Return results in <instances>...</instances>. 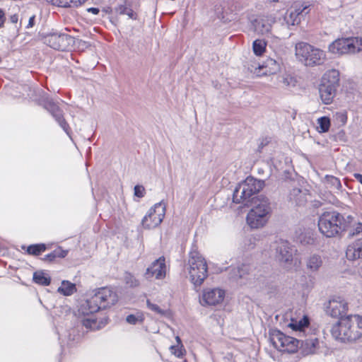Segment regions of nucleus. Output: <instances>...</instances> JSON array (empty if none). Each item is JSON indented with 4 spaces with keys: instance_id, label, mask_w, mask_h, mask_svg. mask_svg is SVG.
Here are the masks:
<instances>
[{
    "instance_id": "nucleus-1",
    "label": "nucleus",
    "mask_w": 362,
    "mask_h": 362,
    "mask_svg": "<svg viewBox=\"0 0 362 362\" xmlns=\"http://www.w3.org/2000/svg\"><path fill=\"white\" fill-rule=\"evenodd\" d=\"M117 301V296L112 290L106 287L99 288L79 307V315L83 317L81 320L82 325L90 330L99 329L105 326L107 322H98L93 314L100 309H105L114 305Z\"/></svg>"
},
{
    "instance_id": "nucleus-2",
    "label": "nucleus",
    "mask_w": 362,
    "mask_h": 362,
    "mask_svg": "<svg viewBox=\"0 0 362 362\" xmlns=\"http://www.w3.org/2000/svg\"><path fill=\"white\" fill-rule=\"evenodd\" d=\"M333 338L343 343L355 342L362 337V317L349 315L341 317L331 329Z\"/></svg>"
},
{
    "instance_id": "nucleus-3",
    "label": "nucleus",
    "mask_w": 362,
    "mask_h": 362,
    "mask_svg": "<svg viewBox=\"0 0 362 362\" xmlns=\"http://www.w3.org/2000/svg\"><path fill=\"white\" fill-rule=\"evenodd\" d=\"M353 222V216H344L336 211L323 213L318 221V228L322 234L327 238L335 237L348 230Z\"/></svg>"
},
{
    "instance_id": "nucleus-4",
    "label": "nucleus",
    "mask_w": 362,
    "mask_h": 362,
    "mask_svg": "<svg viewBox=\"0 0 362 362\" xmlns=\"http://www.w3.org/2000/svg\"><path fill=\"white\" fill-rule=\"evenodd\" d=\"M264 186V181L252 177H247L235 189L233 195V202L249 206L252 203V196L258 193Z\"/></svg>"
},
{
    "instance_id": "nucleus-5",
    "label": "nucleus",
    "mask_w": 362,
    "mask_h": 362,
    "mask_svg": "<svg viewBox=\"0 0 362 362\" xmlns=\"http://www.w3.org/2000/svg\"><path fill=\"white\" fill-rule=\"evenodd\" d=\"M187 269L190 280L195 286H201L208 276L206 262L195 249L189 252Z\"/></svg>"
},
{
    "instance_id": "nucleus-6",
    "label": "nucleus",
    "mask_w": 362,
    "mask_h": 362,
    "mask_svg": "<svg viewBox=\"0 0 362 362\" xmlns=\"http://www.w3.org/2000/svg\"><path fill=\"white\" fill-rule=\"evenodd\" d=\"M309 319L304 316L300 320H291L288 327L297 333L300 341V347L305 354H314L319 344V340L316 337H310L303 339L306 335V331L308 329Z\"/></svg>"
},
{
    "instance_id": "nucleus-7",
    "label": "nucleus",
    "mask_w": 362,
    "mask_h": 362,
    "mask_svg": "<svg viewBox=\"0 0 362 362\" xmlns=\"http://www.w3.org/2000/svg\"><path fill=\"white\" fill-rule=\"evenodd\" d=\"M297 58L306 66L320 65L326 59L325 52L305 42L296 45Z\"/></svg>"
},
{
    "instance_id": "nucleus-8",
    "label": "nucleus",
    "mask_w": 362,
    "mask_h": 362,
    "mask_svg": "<svg viewBox=\"0 0 362 362\" xmlns=\"http://www.w3.org/2000/svg\"><path fill=\"white\" fill-rule=\"evenodd\" d=\"M329 52L334 54H345L362 50L361 37L337 39L329 45Z\"/></svg>"
},
{
    "instance_id": "nucleus-9",
    "label": "nucleus",
    "mask_w": 362,
    "mask_h": 362,
    "mask_svg": "<svg viewBox=\"0 0 362 362\" xmlns=\"http://www.w3.org/2000/svg\"><path fill=\"white\" fill-rule=\"evenodd\" d=\"M43 42L54 49L67 51L73 47L74 39L66 33L53 32L43 37Z\"/></svg>"
},
{
    "instance_id": "nucleus-10",
    "label": "nucleus",
    "mask_w": 362,
    "mask_h": 362,
    "mask_svg": "<svg viewBox=\"0 0 362 362\" xmlns=\"http://www.w3.org/2000/svg\"><path fill=\"white\" fill-rule=\"evenodd\" d=\"M270 341L273 346L280 351L293 353L300 345L298 339L285 335L279 330H274L270 334Z\"/></svg>"
},
{
    "instance_id": "nucleus-11",
    "label": "nucleus",
    "mask_w": 362,
    "mask_h": 362,
    "mask_svg": "<svg viewBox=\"0 0 362 362\" xmlns=\"http://www.w3.org/2000/svg\"><path fill=\"white\" fill-rule=\"evenodd\" d=\"M165 214V204L163 202L156 204L141 221L144 228L150 230L156 228L163 221Z\"/></svg>"
},
{
    "instance_id": "nucleus-12",
    "label": "nucleus",
    "mask_w": 362,
    "mask_h": 362,
    "mask_svg": "<svg viewBox=\"0 0 362 362\" xmlns=\"http://www.w3.org/2000/svg\"><path fill=\"white\" fill-rule=\"evenodd\" d=\"M41 105L52 115L66 134L69 135V126L64 119L63 111L58 105L47 95H44L42 98Z\"/></svg>"
},
{
    "instance_id": "nucleus-13",
    "label": "nucleus",
    "mask_w": 362,
    "mask_h": 362,
    "mask_svg": "<svg viewBox=\"0 0 362 362\" xmlns=\"http://www.w3.org/2000/svg\"><path fill=\"white\" fill-rule=\"evenodd\" d=\"M296 252V250L286 240H280L276 243V259L286 268L291 267Z\"/></svg>"
},
{
    "instance_id": "nucleus-14",
    "label": "nucleus",
    "mask_w": 362,
    "mask_h": 362,
    "mask_svg": "<svg viewBox=\"0 0 362 362\" xmlns=\"http://www.w3.org/2000/svg\"><path fill=\"white\" fill-rule=\"evenodd\" d=\"M166 265L164 257H160L152 262L150 267L146 269L144 277L151 279L155 277L156 279H162L165 276Z\"/></svg>"
},
{
    "instance_id": "nucleus-15",
    "label": "nucleus",
    "mask_w": 362,
    "mask_h": 362,
    "mask_svg": "<svg viewBox=\"0 0 362 362\" xmlns=\"http://www.w3.org/2000/svg\"><path fill=\"white\" fill-rule=\"evenodd\" d=\"M327 313L333 317H344L348 310V304L341 297H337L329 300Z\"/></svg>"
},
{
    "instance_id": "nucleus-16",
    "label": "nucleus",
    "mask_w": 362,
    "mask_h": 362,
    "mask_svg": "<svg viewBox=\"0 0 362 362\" xmlns=\"http://www.w3.org/2000/svg\"><path fill=\"white\" fill-rule=\"evenodd\" d=\"M252 208L250 211H255L256 214H262V216L269 217L272 212L271 203L269 199L263 195L254 197L250 204Z\"/></svg>"
},
{
    "instance_id": "nucleus-17",
    "label": "nucleus",
    "mask_w": 362,
    "mask_h": 362,
    "mask_svg": "<svg viewBox=\"0 0 362 362\" xmlns=\"http://www.w3.org/2000/svg\"><path fill=\"white\" fill-rule=\"evenodd\" d=\"M225 291L220 288L206 290L203 293V301L208 305H215L223 302Z\"/></svg>"
},
{
    "instance_id": "nucleus-18",
    "label": "nucleus",
    "mask_w": 362,
    "mask_h": 362,
    "mask_svg": "<svg viewBox=\"0 0 362 362\" xmlns=\"http://www.w3.org/2000/svg\"><path fill=\"white\" fill-rule=\"evenodd\" d=\"M259 75L275 74L280 70V63L272 58H269L262 65L259 66Z\"/></svg>"
},
{
    "instance_id": "nucleus-19",
    "label": "nucleus",
    "mask_w": 362,
    "mask_h": 362,
    "mask_svg": "<svg viewBox=\"0 0 362 362\" xmlns=\"http://www.w3.org/2000/svg\"><path fill=\"white\" fill-rule=\"evenodd\" d=\"M346 256L349 260L362 258V238L356 240L347 247Z\"/></svg>"
},
{
    "instance_id": "nucleus-20",
    "label": "nucleus",
    "mask_w": 362,
    "mask_h": 362,
    "mask_svg": "<svg viewBox=\"0 0 362 362\" xmlns=\"http://www.w3.org/2000/svg\"><path fill=\"white\" fill-rule=\"evenodd\" d=\"M339 81V73L336 69L327 71L322 78L321 85L337 88Z\"/></svg>"
},
{
    "instance_id": "nucleus-21",
    "label": "nucleus",
    "mask_w": 362,
    "mask_h": 362,
    "mask_svg": "<svg viewBox=\"0 0 362 362\" xmlns=\"http://www.w3.org/2000/svg\"><path fill=\"white\" fill-rule=\"evenodd\" d=\"M268 219L269 217L262 216V214H257L255 211H249L247 216V223L253 228L262 227L267 223Z\"/></svg>"
},
{
    "instance_id": "nucleus-22",
    "label": "nucleus",
    "mask_w": 362,
    "mask_h": 362,
    "mask_svg": "<svg viewBox=\"0 0 362 362\" xmlns=\"http://www.w3.org/2000/svg\"><path fill=\"white\" fill-rule=\"evenodd\" d=\"M336 90L335 88L320 84L319 91L322 102L326 105L332 103Z\"/></svg>"
},
{
    "instance_id": "nucleus-23",
    "label": "nucleus",
    "mask_w": 362,
    "mask_h": 362,
    "mask_svg": "<svg viewBox=\"0 0 362 362\" xmlns=\"http://www.w3.org/2000/svg\"><path fill=\"white\" fill-rule=\"evenodd\" d=\"M305 264L309 272H317L322 265V257L317 255H313L306 259Z\"/></svg>"
},
{
    "instance_id": "nucleus-24",
    "label": "nucleus",
    "mask_w": 362,
    "mask_h": 362,
    "mask_svg": "<svg viewBox=\"0 0 362 362\" xmlns=\"http://www.w3.org/2000/svg\"><path fill=\"white\" fill-rule=\"evenodd\" d=\"M289 200L296 205L301 206L306 202V194L299 188H293L289 194Z\"/></svg>"
},
{
    "instance_id": "nucleus-25",
    "label": "nucleus",
    "mask_w": 362,
    "mask_h": 362,
    "mask_svg": "<svg viewBox=\"0 0 362 362\" xmlns=\"http://www.w3.org/2000/svg\"><path fill=\"white\" fill-rule=\"evenodd\" d=\"M130 6V3L124 0L123 4L118 5L115 8V11L120 15H127L129 18L136 19V14L131 8Z\"/></svg>"
},
{
    "instance_id": "nucleus-26",
    "label": "nucleus",
    "mask_w": 362,
    "mask_h": 362,
    "mask_svg": "<svg viewBox=\"0 0 362 362\" xmlns=\"http://www.w3.org/2000/svg\"><path fill=\"white\" fill-rule=\"evenodd\" d=\"M88 0H47L53 5L61 7H78L84 4Z\"/></svg>"
},
{
    "instance_id": "nucleus-27",
    "label": "nucleus",
    "mask_w": 362,
    "mask_h": 362,
    "mask_svg": "<svg viewBox=\"0 0 362 362\" xmlns=\"http://www.w3.org/2000/svg\"><path fill=\"white\" fill-rule=\"evenodd\" d=\"M57 291L64 296H71L76 291V285L69 281H62L61 286Z\"/></svg>"
},
{
    "instance_id": "nucleus-28",
    "label": "nucleus",
    "mask_w": 362,
    "mask_h": 362,
    "mask_svg": "<svg viewBox=\"0 0 362 362\" xmlns=\"http://www.w3.org/2000/svg\"><path fill=\"white\" fill-rule=\"evenodd\" d=\"M33 281L39 285L48 286L51 282V278L45 272L37 271L33 274Z\"/></svg>"
},
{
    "instance_id": "nucleus-29",
    "label": "nucleus",
    "mask_w": 362,
    "mask_h": 362,
    "mask_svg": "<svg viewBox=\"0 0 362 362\" xmlns=\"http://www.w3.org/2000/svg\"><path fill=\"white\" fill-rule=\"evenodd\" d=\"M272 29V25L268 20L260 19L257 21L255 25L256 31L262 35L268 34Z\"/></svg>"
},
{
    "instance_id": "nucleus-30",
    "label": "nucleus",
    "mask_w": 362,
    "mask_h": 362,
    "mask_svg": "<svg viewBox=\"0 0 362 362\" xmlns=\"http://www.w3.org/2000/svg\"><path fill=\"white\" fill-rule=\"evenodd\" d=\"M68 254L67 250H64L61 247H58L56 250H53L49 254L45 255L43 258L44 261L47 262H52L57 257L63 258L65 257Z\"/></svg>"
},
{
    "instance_id": "nucleus-31",
    "label": "nucleus",
    "mask_w": 362,
    "mask_h": 362,
    "mask_svg": "<svg viewBox=\"0 0 362 362\" xmlns=\"http://www.w3.org/2000/svg\"><path fill=\"white\" fill-rule=\"evenodd\" d=\"M266 45V42L262 40H255L252 45L254 53L257 56L262 55L265 51Z\"/></svg>"
},
{
    "instance_id": "nucleus-32",
    "label": "nucleus",
    "mask_w": 362,
    "mask_h": 362,
    "mask_svg": "<svg viewBox=\"0 0 362 362\" xmlns=\"http://www.w3.org/2000/svg\"><path fill=\"white\" fill-rule=\"evenodd\" d=\"M300 18L293 11H291L289 13L286 14L284 20L288 25H295L300 22Z\"/></svg>"
},
{
    "instance_id": "nucleus-33",
    "label": "nucleus",
    "mask_w": 362,
    "mask_h": 362,
    "mask_svg": "<svg viewBox=\"0 0 362 362\" xmlns=\"http://www.w3.org/2000/svg\"><path fill=\"white\" fill-rule=\"evenodd\" d=\"M46 250L45 244L32 245L28 247L27 252L30 255H39Z\"/></svg>"
},
{
    "instance_id": "nucleus-34",
    "label": "nucleus",
    "mask_w": 362,
    "mask_h": 362,
    "mask_svg": "<svg viewBox=\"0 0 362 362\" xmlns=\"http://www.w3.org/2000/svg\"><path fill=\"white\" fill-rule=\"evenodd\" d=\"M308 8L309 5L306 3L301 4L300 3H296L293 6V11L300 17L303 14H308L309 13Z\"/></svg>"
},
{
    "instance_id": "nucleus-35",
    "label": "nucleus",
    "mask_w": 362,
    "mask_h": 362,
    "mask_svg": "<svg viewBox=\"0 0 362 362\" xmlns=\"http://www.w3.org/2000/svg\"><path fill=\"white\" fill-rule=\"evenodd\" d=\"M325 180L327 185L333 189H340L341 188V184L339 178L332 175H327L325 177Z\"/></svg>"
},
{
    "instance_id": "nucleus-36",
    "label": "nucleus",
    "mask_w": 362,
    "mask_h": 362,
    "mask_svg": "<svg viewBox=\"0 0 362 362\" xmlns=\"http://www.w3.org/2000/svg\"><path fill=\"white\" fill-rule=\"evenodd\" d=\"M317 123L319 124L320 132H327L330 127V120L327 117H322L318 119Z\"/></svg>"
},
{
    "instance_id": "nucleus-37",
    "label": "nucleus",
    "mask_w": 362,
    "mask_h": 362,
    "mask_svg": "<svg viewBox=\"0 0 362 362\" xmlns=\"http://www.w3.org/2000/svg\"><path fill=\"white\" fill-rule=\"evenodd\" d=\"M147 307L148 309L156 313L160 316H166L168 315V310L160 308L158 305L151 303L150 300L146 302Z\"/></svg>"
},
{
    "instance_id": "nucleus-38",
    "label": "nucleus",
    "mask_w": 362,
    "mask_h": 362,
    "mask_svg": "<svg viewBox=\"0 0 362 362\" xmlns=\"http://www.w3.org/2000/svg\"><path fill=\"white\" fill-rule=\"evenodd\" d=\"M348 230H350V235H358L362 232V223L356 222V221L353 218V222Z\"/></svg>"
},
{
    "instance_id": "nucleus-39",
    "label": "nucleus",
    "mask_w": 362,
    "mask_h": 362,
    "mask_svg": "<svg viewBox=\"0 0 362 362\" xmlns=\"http://www.w3.org/2000/svg\"><path fill=\"white\" fill-rule=\"evenodd\" d=\"M240 279L245 278L246 275L249 274L252 270V266L247 264H242L241 265H238Z\"/></svg>"
},
{
    "instance_id": "nucleus-40",
    "label": "nucleus",
    "mask_w": 362,
    "mask_h": 362,
    "mask_svg": "<svg viewBox=\"0 0 362 362\" xmlns=\"http://www.w3.org/2000/svg\"><path fill=\"white\" fill-rule=\"evenodd\" d=\"M127 322L131 325H136L144 321V317L141 314L129 315L126 318Z\"/></svg>"
},
{
    "instance_id": "nucleus-41",
    "label": "nucleus",
    "mask_w": 362,
    "mask_h": 362,
    "mask_svg": "<svg viewBox=\"0 0 362 362\" xmlns=\"http://www.w3.org/2000/svg\"><path fill=\"white\" fill-rule=\"evenodd\" d=\"M335 120L340 125H344L347 122V114L346 112H339L334 115Z\"/></svg>"
},
{
    "instance_id": "nucleus-42",
    "label": "nucleus",
    "mask_w": 362,
    "mask_h": 362,
    "mask_svg": "<svg viewBox=\"0 0 362 362\" xmlns=\"http://www.w3.org/2000/svg\"><path fill=\"white\" fill-rule=\"evenodd\" d=\"M228 271L229 278L230 279H233L234 281H238L240 279V274H239V272H238V271H239L238 266L230 267L228 269Z\"/></svg>"
},
{
    "instance_id": "nucleus-43",
    "label": "nucleus",
    "mask_w": 362,
    "mask_h": 362,
    "mask_svg": "<svg viewBox=\"0 0 362 362\" xmlns=\"http://www.w3.org/2000/svg\"><path fill=\"white\" fill-rule=\"evenodd\" d=\"M124 280L126 284L131 287H136L139 284V281L131 274H126Z\"/></svg>"
},
{
    "instance_id": "nucleus-44",
    "label": "nucleus",
    "mask_w": 362,
    "mask_h": 362,
    "mask_svg": "<svg viewBox=\"0 0 362 362\" xmlns=\"http://www.w3.org/2000/svg\"><path fill=\"white\" fill-rule=\"evenodd\" d=\"M182 346H171L170 349L172 350V353L175 354L178 358H182L183 356V351L182 350Z\"/></svg>"
},
{
    "instance_id": "nucleus-45",
    "label": "nucleus",
    "mask_w": 362,
    "mask_h": 362,
    "mask_svg": "<svg viewBox=\"0 0 362 362\" xmlns=\"http://www.w3.org/2000/svg\"><path fill=\"white\" fill-rule=\"evenodd\" d=\"M282 83L286 86H294L296 80L291 76H286L283 78Z\"/></svg>"
},
{
    "instance_id": "nucleus-46",
    "label": "nucleus",
    "mask_w": 362,
    "mask_h": 362,
    "mask_svg": "<svg viewBox=\"0 0 362 362\" xmlns=\"http://www.w3.org/2000/svg\"><path fill=\"white\" fill-rule=\"evenodd\" d=\"M144 192H145V189L143 186L136 185L134 187V195L135 196H136L139 198H141L144 196Z\"/></svg>"
},
{
    "instance_id": "nucleus-47",
    "label": "nucleus",
    "mask_w": 362,
    "mask_h": 362,
    "mask_svg": "<svg viewBox=\"0 0 362 362\" xmlns=\"http://www.w3.org/2000/svg\"><path fill=\"white\" fill-rule=\"evenodd\" d=\"M35 24V16H32L29 18L28 24L26 26L27 28H32Z\"/></svg>"
},
{
    "instance_id": "nucleus-48",
    "label": "nucleus",
    "mask_w": 362,
    "mask_h": 362,
    "mask_svg": "<svg viewBox=\"0 0 362 362\" xmlns=\"http://www.w3.org/2000/svg\"><path fill=\"white\" fill-rule=\"evenodd\" d=\"M87 11L89 13H92L95 15H97L99 13L100 10L98 8L91 7V8H87Z\"/></svg>"
},
{
    "instance_id": "nucleus-49",
    "label": "nucleus",
    "mask_w": 362,
    "mask_h": 362,
    "mask_svg": "<svg viewBox=\"0 0 362 362\" xmlns=\"http://www.w3.org/2000/svg\"><path fill=\"white\" fill-rule=\"evenodd\" d=\"M5 17L4 11L0 9V28H1L4 23Z\"/></svg>"
},
{
    "instance_id": "nucleus-50",
    "label": "nucleus",
    "mask_w": 362,
    "mask_h": 362,
    "mask_svg": "<svg viewBox=\"0 0 362 362\" xmlns=\"http://www.w3.org/2000/svg\"><path fill=\"white\" fill-rule=\"evenodd\" d=\"M18 17L16 14L12 15L10 17V21L12 23H16L18 22Z\"/></svg>"
},
{
    "instance_id": "nucleus-51",
    "label": "nucleus",
    "mask_w": 362,
    "mask_h": 362,
    "mask_svg": "<svg viewBox=\"0 0 362 362\" xmlns=\"http://www.w3.org/2000/svg\"><path fill=\"white\" fill-rule=\"evenodd\" d=\"M354 177L362 185V175L359 173H354Z\"/></svg>"
},
{
    "instance_id": "nucleus-52",
    "label": "nucleus",
    "mask_w": 362,
    "mask_h": 362,
    "mask_svg": "<svg viewBox=\"0 0 362 362\" xmlns=\"http://www.w3.org/2000/svg\"><path fill=\"white\" fill-rule=\"evenodd\" d=\"M175 339L177 342V345L182 346L180 338L178 336H177Z\"/></svg>"
},
{
    "instance_id": "nucleus-53",
    "label": "nucleus",
    "mask_w": 362,
    "mask_h": 362,
    "mask_svg": "<svg viewBox=\"0 0 362 362\" xmlns=\"http://www.w3.org/2000/svg\"><path fill=\"white\" fill-rule=\"evenodd\" d=\"M81 42V43H83V44H86V42H85V41H82V40H81V42Z\"/></svg>"
},
{
    "instance_id": "nucleus-54",
    "label": "nucleus",
    "mask_w": 362,
    "mask_h": 362,
    "mask_svg": "<svg viewBox=\"0 0 362 362\" xmlns=\"http://www.w3.org/2000/svg\"><path fill=\"white\" fill-rule=\"evenodd\" d=\"M274 2H278L279 0H272Z\"/></svg>"
},
{
    "instance_id": "nucleus-55",
    "label": "nucleus",
    "mask_w": 362,
    "mask_h": 362,
    "mask_svg": "<svg viewBox=\"0 0 362 362\" xmlns=\"http://www.w3.org/2000/svg\"><path fill=\"white\" fill-rule=\"evenodd\" d=\"M1 62V58L0 57V63Z\"/></svg>"
}]
</instances>
